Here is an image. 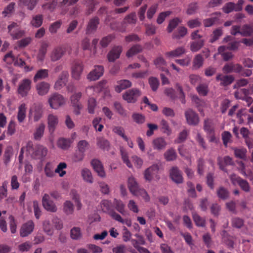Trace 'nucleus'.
<instances>
[{
	"instance_id": "obj_60",
	"label": "nucleus",
	"mask_w": 253,
	"mask_h": 253,
	"mask_svg": "<svg viewBox=\"0 0 253 253\" xmlns=\"http://www.w3.org/2000/svg\"><path fill=\"white\" fill-rule=\"evenodd\" d=\"M217 195L219 198L225 200L229 197V192L225 188L220 187L217 191Z\"/></svg>"
},
{
	"instance_id": "obj_8",
	"label": "nucleus",
	"mask_w": 253,
	"mask_h": 253,
	"mask_svg": "<svg viewBox=\"0 0 253 253\" xmlns=\"http://www.w3.org/2000/svg\"><path fill=\"white\" fill-rule=\"evenodd\" d=\"M35 227V224L32 220H29L23 224L20 229V235L21 237H25L31 234Z\"/></svg>"
},
{
	"instance_id": "obj_19",
	"label": "nucleus",
	"mask_w": 253,
	"mask_h": 253,
	"mask_svg": "<svg viewBox=\"0 0 253 253\" xmlns=\"http://www.w3.org/2000/svg\"><path fill=\"white\" fill-rule=\"evenodd\" d=\"M99 23V18L95 16L89 20L86 28V34H93L97 30L98 25Z\"/></svg>"
},
{
	"instance_id": "obj_57",
	"label": "nucleus",
	"mask_w": 253,
	"mask_h": 253,
	"mask_svg": "<svg viewBox=\"0 0 253 253\" xmlns=\"http://www.w3.org/2000/svg\"><path fill=\"white\" fill-rule=\"evenodd\" d=\"M231 224L233 227L240 229L243 226L244 221L241 218L235 217L232 219Z\"/></svg>"
},
{
	"instance_id": "obj_32",
	"label": "nucleus",
	"mask_w": 253,
	"mask_h": 253,
	"mask_svg": "<svg viewBox=\"0 0 253 253\" xmlns=\"http://www.w3.org/2000/svg\"><path fill=\"white\" fill-rule=\"evenodd\" d=\"M142 50L143 47L141 45L139 44H134L126 52V56L127 57H132L136 54L141 52Z\"/></svg>"
},
{
	"instance_id": "obj_39",
	"label": "nucleus",
	"mask_w": 253,
	"mask_h": 253,
	"mask_svg": "<svg viewBox=\"0 0 253 253\" xmlns=\"http://www.w3.org/2000/svg\"><path fill=\"white\" fill-rule=\"evenodd\" d=\"M71 196L75 203L77 210H80L82 209V204L81 202L79 194L77 193L76 190H74L71 192Z\"/></svg>"
},
{
	"instance_id": "obj_10",
	"label": "nucleus",
	"mask_w": 253,
	"mask_h": 253,
	"mask_svg": "<svg viewBox=\"0 0 253 253\" xmlns=\"http://www.w3.org/2000/svg\"><path fill=\"white\" fill-rule=\"evenodd\" d=\"M42 204L43 208L47 211L54 212L57 211V208L54 202L50 200V196L45 194L42 199Z\"/></svg>"
},
{
	"instance_id": "obj_4",
	"label": "nucleus",
	"mask_w": 253,
	"mask_h": 253,
	"mask_svg": "<svg viewBox=\"0 0 253 253\" xmlns=\"http://www.w3.org/2000/svg\"><path fill=\"white\" fill-rule=\"evenodd\" d=\"M230 178L233 184L236 185L238 184L243 191L246 192L250 191V185L247 180L243 179L235 174H231Z\"/></svg>"
},
{
	"instance_id": "obj_61",
	"label": "nucleus",
	"mask_w": 253,
	"mask_h": 253,
	"mask_svg": "<svg viewBox=\"0 0 253 253\" xmlns=\"http://www.w3.org/2000/svg\"><path fill=\"white\" fill-rule=\"evenodd\" d=\"M43 229L49 236H51L53 233L52 225L49 220H45L43 222Z\"/></svg>"
},
{
	"instance_id": "obj_25",
	"label": "nucleus",
	"mask_w": 253,
	"mask_h": 253,
	"mask_svg": "<svg viewBox=\"0 0 253 253\" xmlns=\"http://www.w3.org/2000/svg\"><path fill=\"white\" fill-rule=\"evenodd\" d=\"M39 0H19L18 4L20 6L26 7L28 10H33Z\"/></svg>"
},
{
	"instance_id": "obj_13",
	"label": "nucleus",
	"mask_w": 253,
	"mask_h": 253,
	"mask_svg": "<svg viewBox=\"0 0 253 253\" xmlns=\"http://www.w3.org/2000/svg\"><path fill=\"white\" fill-rule=\"evenodd\" d=\"M169 176L172 180L177 184L183 182L182 172L176 167H173L170 169Z\"/></svg>"
},
{
	"instance_id": "obj_40",
	"label": "nucleus",
	"mask_w": 253,
	"mask_h": 253,
	"mask_svg": "<svg viewBox=\"0 0 253 253\" xmlns=\"http://www.w3.org/2000/svg\"><path fill=\"white\" fill-rule=\"evenodd\" d=\"M177 156L175 150L170 148L164 153V157L167 161H172L176 159Z\"/></svg>"
},
{
	"instance_id": "obj_36",
	"label": "nucleus",
	"mask_w": 253,
	"mask_h": 253,
	"mask_svg": "<svg viewBox=\"0 0 253 253\" xmlns=\"http://www.w3.org/2000/svg\"><path fill=\"white\" fill-rule=\"evenodd\" d=\"M205 41L200 40L190 42V50L192 52H197L204 45Z\"/></svg>"
},
{
	"instance_id": "obj_64",
	"label": "nucleus",
	"mask_w": 253,
	"mask_h": 253,
	"mask_svg": "<svg viewBox=\"0 0 253 253\" xmlns=\"http://www.w3.org/2000/svg\"><path fill=\"white\" fill-rule=\"evenodd\" d=\"M248 90L245 88L238 89L234 93L235 97L237 99L244 100L247 94Z\"/></svg>"
},
{
	"instance_id": "obj_11",
	"label": "nucleus",
	"mask_w": 253,
	"mask_h": 253,
	"mask_svg": "<svg viewBox=\"0 0 253 253\" xmlns=\"http://www.w3.org/2000/svg\"><path fill=\"white\" fill-rule=\"evenodd\" d=\"M159 170V167L157 165H153L147 169L144 172V178L148 181H150L155 176L157 178H159L158 177L157 174Z\"/></svg>"
},
{
	"instance_id": "obj_16",
	"label": "nucleus",
	"mask_w": 253,
	"mask_h": 253,
	"mask_svg": "<svg viewBox=\"0 0 253 253\" xmlns=\"http://www.w3.org/2000/svg\"><path fill=\"white\" fill-rule=\"evenodd\" d=\"M122 47L120 45L114 46L109 52L107 58L109 62H114L118 59L122 52Z\"/></svg>"
},
{
	"instance_id": "obj_23",
	"label": "nucleus",
	"mask_w": 253,
	"mask_h": 253,
	"mask_svg": "<svg viewBox=\"0 0 253 253\" xmlns=\"http://www.w3.org/2000/svg\"><path fill=\"white\" fill-rule=\"evenodd\" d=\"M49 88L50 84L45 82H42L36 85V89L40 95H44L47 94Z\"/></svg>"
},
{
	"instance_id": "obj_54",
	"label": "nucleus",
	"mask_w": 253,
	"mask_h": 253,
	"mask_svg": "<svg viewBox=\"0 0 253 253\" xmlns=\"http://www.w3.org/2000/svg\"><path fill=\"white\" fill-rule=\"evenodd\" d=\"M132 118L134 122L139 125L143 124L145 121V117L138 113H133L132 115Z\"/></svg>"
},
{
	"instance_id": "obj_3",
	"label": "nucleus",
	"mask_w": 253,
	"mask_h": 253,
	"mask_svg": "<svg viewBox=\"0 0 253 253\" xmlns=\"http://www.w3.org/2000/svg\"><path fill=\"white\" fill-rule=\"evenodd\" d=\"M66 100L61 94L55 93L52 94L48 99V102L51 108L58 109L60 106L65 103Z\"/></svg>"
},
{
	"instance_id": "obj_33",
	"label": "nucleus",
	"mask_w": 253,
	"mask_h": 253,
	"mask_svg": "<svg viewBox=\"0 0 253 253\" xmlns=\"http://www.w3.org/2000/svg\"><path fill=\"white\" fill-rule=\"evenodd\" d=\"M45 129V125L43 124H40L38 127H36L35 131L34 133V139L36 140H39L43 136Z\"/></svg>"
},
{
	"instance_id": "obj_37",
	"label": "nucleus",
	"mask_w": 253,
	"mask_h": 253,
	"mask_svg": "<svg viewBox=\"0 0 253 253\" xmlns=\"http://www.w3.org/2000/svg\"><path fill=\"white\" fill-rule=\"evenodd\" d=\"M113 204L116 210L121 213L122 214L124 215L126 213L125 210V205L121 200L115 199L113 202Z\"/></svg>"
},
{
	"instance_id": "obj_34",
	"label": "nucleus",
	"mask_w": 253,
	"mask_h": 253,
	"mask_svg": "<svg viewBox=\"0 0 253 253\" xmlns=\"http://www.w3.org/2000/svg\"><path fill=\"white\" fill-rule=\"evenodd\" d=\"M187 33V29L183 26L179 27L177 32L172 34V39L179 40L184 37Z\"/></svg>"
},
{
	"instance_id": "obj_14",
	"label": "nucleus",
	"mask_w": 253,
	"mask_h": 253,
	"mask_svg": "<svg viewBox=\"0 0 253 253\" xmlns=\"http://www.w3.org/2000/svg\"><path fill=\"white\" fill-rule=\"evenodd\" d=\"M31 81L29 79L22 80L18 88V93L22 97L27 96L31 89Z\"/></svg>"
},
{
	"instance_id": "obj_35",
	"label": "nucleus",
	"mask_w": 253,
	"mask_h": 253,
	"mask_svg": "<svg viewBox=\"0 0 253 253\" xmlns=\"http://www.w3.org/2000/svg\"><path fill=\"white\" fill-rule=\"evenodd\" d=\"M26 112V105L24 103L21 104L18 107L17 119L19 123H22L25 119Z\"/></svg>"
},
{
	"instance_id": "obj_42",
	"label": "nucleus",
	"mask_w": 253,
	"mask_h": 253,
	"mask_svg": "<svg viewBox=\"0 0 253 253\" xmlns=\"http://www.w3.org/2000/svg\"><path fill=\"white\" fill-rule=\"evenodd\" d=\"M32 113H33L34 121H38L42 117V106L40 105L35 106L33 108Z\"/></svg>"
},
{
	"instance_id": "obj_55",
	"label": "nucleus",
	"mask_w": 253,
	"mask_h": 253,
	"mask_svg": "<svg viewBox=\"0 0 253 253\" xmlns=\"http://www.w3.org/2000/svg\"><path fill=\"white\" fill-rule=\"evenodd\" d=\"M112 131L121 136L123 139H127V136L125 133V129L123 127L121 126H114L113 127Z\"/></svg>"
},
{
	"instance_id": "obj_27",
	"label": "nucleus",
	"mask_w": 253,
	"mask_h": 253,
	"mask_svg": "<svg viewBox=\"0 0 253 253\" xmlns=\"http://www.w3.org/2000/svg\"><path fill=\"white\" fill-rule=\"evenodd\" d=\"M132 84L130 81L127 80H122L117 82V85L115 86L116 92L120 93L123 90L130 87Z\"/></svg>"
},
{
	"instance_id": "obj_9",
	"label": "nucleus",
	"mask_w": 253,
	"mask_h": 253,
	"mask_svg": "<svg viewBox=\"0 0 253 253\" xmlns=\"http://www.w3.org/2000/svg\"><path fill=\"white\" fill-rule=\"evenodd\" d=\"M84 69L82 62L75 61L72 67V77L76 80H79Z\"/></svg>"
},
{
	"instance_id": "obj_38",
	"label": "nucleus",
	"mask_w": 253,
	"mask_h": 253,
	"mask_svg": "<svg viewBox=\"0 0 253 253\" xmlns=\"http://www.w3.org/2000/svg\"><path fill=\"white\" fill-rule=\"evenodd\" d=\"M181 22V20L178 17H175L169 22V25L167 27V31L168 33H170L172 31L178 26V25Z\"/></svg>"
},
{
	"instance_id": "obj_45",
	"label": "nucleus",
	"mask_w": 253,
	"mask_h": 253,
	"mask_svg": "<svg viewBox=\"0 0 253 253\" xmlns=\"http://www.w3.org/2000/svg\"><path fill=\"white\" fill-rule=\"evenodd\" d=\"M62 24V22L61 20H57L51 23L48 28L49 32L51 34H55L57 32L58 30L60 28Z\"/></svg>"
},
{
	"instance_id": "obj_63",
	"label": "nucleus",
	"mask_w": 253,
	"mask_h": 253,
	"mask_svg": "<svg viewBox=\"0 0 253 253\" xmlns=\"http://www.w3.org/2000/svg\"><path fill=\"white\" fill-rule=\"evenodd\" d=\"M58 147L62 149H67L70 146V142L69 140L65 138H60L57 142Z\"/></svg>"
},
{
	"instance_id": "obj_43",
	"label": "nucleus",
	"mask_w": 253,
	"mask_h": 253,
	"mask_svg": "<svg viewBox=\"0 0 253 253\" xmlns=\"http://www.w3.org/2000/svg\"><path fill=\"white\" fill-rule=\"evenodd\" d=\"M204 63V59L202 56L198 54L195 56L193 61V67L195 69H198L201 68Z\"/></svg>"
},
{
	"instance_id": "obj_50",
	"label": "nucleus",
	"mask_w": 253,
	"mask_h": 253,
	"mask_svg": "<svg viewBox=\"0 0 253 253\" xmlns=\"http://www.w3.org/2000/svg\"><path fill=\"white\" fill-rule=\"evenodd\" d=\"M238 164L239 165L238 170L243 175L246 177H248L252 174V172L251 170L246 171L245 165L242 161L238 162Z\"/></svg>"
},
{
	"instance_id": "obj_48",
	"label": "nucleus",
	"mask_w": 253,
	"mask_h": 253,
	"mask_svg": "<svg viewBox=\"0 0 253 253\" xmlns=\"http://www.w3.org/2000/svg\"><path fill=\"white\" fill-rule=\"evenodd\" d=\"M70 236L73 240H79L81 238L82 234L81 229L78 227H74L70 231Z\"/></svg>"
},
{
	"instance_id": "obj_51",
	"label": "nucleus",
	"mask_w": 253,
	"mask_h": 253,
	"mask_svg": "<svg viewBox=\"0 0 253 253\" xmlns=\"http://www.w3.org/2000/svg\"><path fill=\"white\" fill-rule=\"evenodd\" d=\"M223 31L220 28H217L215 30L212 32V34L211 36V39L210 40V42L211 43H213L217 40L219 39V38L222 35Z\"/></svg>"
},
{
	"instance_id": "obj_6",
	"label": "nucleus",
	"mask_w": 253,
	"mask_h": 253,
	"mask_svg": "<svg viewBox=\"0 0 253 253\" xmlns=\"http://www.w3.org/2000/svg\"><path fill=\"white\" fill-rule=\"evenodd\" d=\"M139 90L132 88L127 90L123 95V99L128 103H134L140 95Z\"/></svg>"
},
{
	"instance_id": "obj_47",
	"label": "nucleus",
	"mask_w": 253,
	"mask_h": 253,
	"mask_svg": "<svg viewBox=\"0 0 253 253\" xmlns=\"http://www.w3.org/2000/svg\"><path fill=\"white\" fill-rule=\"evenodd\" d=\"M63 211L67 215L73 214L74 212V205L70 201H66L63 205Z\"/></svg>"
},
{
	"instance_id": "obj_30",
	"label": "nucleus",
	"mask_w": 253,
	"mask_h": 253,
	"mask_svg": "<svg viewBox=\"0 0 253 253\" xmlns=\"http://www.w3.org/2000/svg\"><path fill=\"white\" fill-rule=\"evenodd\" d=\"M241 35L243 37H250L253 34V23L244 24L241 29Z\"/></svg>"
},
{
	"instance_id": "obj_12",
	"label": "nucleus",
	"mask_w": 253,
	"mask_h": 253,
	"mask_svg": "<svg viewBox=\"0 0 253 253\" xmlns=\"http://www.w3.org/2000/svg\"><path fill=\"white\" fill-rule=\"evenodd\" d=\"M103 73L104 67L102 66H95L94 69L88 74L87 78L90 81H96L103 75Z\"/></svg>"
},
{
	"instance_id": "obj_44",
	"label": "nucleus",
	"mask_w": 253,
	"mask_h": 253,
	"mask_svg": "<svg viewBox=\"0 0 253 253\" xmlns=\"http://www.w3.org/2000/svg\"><path fill=\"white\" fill-rule=\"evenodd\" d=\"M43 16L42 14H38L33 17L31 24L35 27L39 28L42 24Z\"/></svg>"
},
{
	"instance_id": "obj_31",
	"label": "nucleus",
	"mask_w": 253,
	"mask_h": 253,
	"mask_svg": "<svg viewBox=\"0 0 253 253\" xmlns=\"http://www.w3.org/2000/svg\"><path fill=\"white\" fill-rule=\"evenodd\" d=\"M49 71L47 69H41L39 70L34 77L33 81L35 83L38 80L45 79L48 76Z\"/></svg>"
},
{
	"instance_id": "obj_5",
	"label": "nucleus",
	"mask_w": 253,
	"mask_h": 253,
	"mask_svg": "<svg viewBox=\"0 0 253 253\" xmlns=\"http://www.w3.org/2000/svg\"><path fill=\"white\" fill-rule=\"evenodd\" d=\"M244 3V0H239L236 4L232 2H227L223 6V11L225 13H229L233 11H240L243 9Z\"/></svg>"
},
{
	"instance_id": "obj_28",
	"label": "nucleus",
	"mask_w": 253,
	"mask_h": 253,
	"mask_svg": "<svg viewBox=\"0 0 253 253\" xmlns=\"http://www.w3.org/2000/svg\"><path fill=\"white\" fill-rule=\"evenodd\" d=\"M48 46V43L46 42L42 43L37 55V59L38 61L42 62L44 60Z\"/></svg>"
},
{
	"instance_id": "obj_24",
	"label": "nucleus",
	"mask_w": 253,
	"mask_h": 253,
	"mask_svg": "<svg viewBox=\"0 0 253 253\" xmlns=\"http://www.w3.org/2000/svg\"><path fill=\"white\" fill-rule=\"evenodd\" d=\"M152 143L154 149L157 150L164 149L167 145V143L165 138L162 137L154 139Z\"/></svg>"
},
{
	"instance_id": "obj_52",
	"label": "nucleus",
	"mask_w": 253,
	"mask_h": 253,
	"mask_svg": "<svg viewBox=\"0 0 253 253\" xmlns=\"http://www.w3.org/2000/svg\"><path fill=\"white\" fill-rule=\"evenodd\" d=\"M247 150L246 148H234V155L236 158L245 160L246 159Z\"/></svg>"
},
{
	"instance_id": "obj_29",
	"label": "nucleus",
	"mask_w": 253,
	"mask_h": 253,
	"mask_svg": "<svg viewBox=\"0 0 253 253\" xmlns=\"http://www.w3.org/2000/svg\"><path fill=\"white\" fill-rule=\"evenodd\" d=\"M128 187L130 192L134 195L136 194L137 191L140 188L137 182L133 177L128 178Z\"/></svg>"
},
{
	"instance_id": "obj_22",
	"label": "nucleus",
	"mask_w": 253,
	"mask_h": 253,
	"mask_svg": "<svg viewBox=\"0 0 253 253\" xmlns=\"http://www.w3.org/2000/svg\"><path fill=\"white\" fill-rule=\"evenodd\" d=\"M217 81H220V84L223 86H226L231 84L234 80V78L231 75H223L218 74L216 77Z\"/></svg>"
},
{
	"instance_id": "obj_62",
	"label": "nucleus",
	"mask_w": 253,
	"mask_h": 253,
	"mask_svg": "<svg viewBox=\"0 0 253 253\" xmlns=\"http://www.w3.org/2000/svg\"><path fill=\"white\" fill-rule=\"evenodd\" d=\"M136 14L135 12L131 13L130 14L127 15L124 19L123 23H128L131 24H133L136 23Z\"/></svg>"
},
{
	"instance_id": "obj_7",
	"label": "nucleus",
	"mask_w": 253,
	"mask_h": 253,
	"mask_svg": "<svg viewBox=\"0 0 253 253\" xmlns=\"http://www.w3.org/2000/svg\"><path fill=\"white\" fill-rule=\"evenodd\" d=\"M185 116L187 123L191 126H196L199 123L198 115L193 110L189 109L185 111Z\"/></svg>"
},
{
	"instance_id": "obj_41",
	"label": "nucleus",
	"mask_w": 253,
	"mask_h": 253,
	"mask_svg": "<svg viewBox=\"0 0 253 253\" xmlns=\"http://www.w3.org/2000/svg\"><path fill=\"white\" fill-rule=\"evenodd\" d=\"M114 107L116 112L123 117H127V112L122 106L121 104L118 102H115L114 103Z\"/></svg>"
},
{
	"instance_id": "obj_17",
	"label": "nucleus",
	"mask_w": 253,
	"mask_h": 253,
	"mask_svg": "<svg viewBox=\"0 0 253 253\" xmlns=\"http://www.w3.org/2000/svg\"><path fill=\"white\" fill-rule=\"evenodd\" d=\"M217 164L219 167V169L225 172H227V169L225 167L226 166L234 165V162L232 159L229 156H225L222 159L218 157L217 159Z\"/></svg>"
},
{
	"instance_id": "obj_49",
	"label": "nucleus",
	"mask_w": 253,
	"mask_h": 253,
	"mask_svg": "<svg viewBox=\"0 0 253 253\" xmlns=\"http://www.w3.org/2000/svg\"><path fill=\"white\" fill-rule=\"evenodd\" d=\"M82 175L84 181L89 183L93 182V178L90 171L87 169H84L82 170Z\"/></svg>"
},
{
	"instance_id": "obj_20",
	"label": "nucleus",
	"mask_w": 253,
	"mask_h": 253,
	"mask_svg": "<svg viewBox=\"0 0 253 253\" xmlns=\"http://www.w3.org/2000/svg\"><path fill=\"white\" fill-rule=\"evenodd\" d=\"M58 123V119L57 116L53 114H49L47 117V124L49 132L52 134Z\"/></svg>"
},
{
	"instance_id": "obj_21",
	"label": "nucleus",
	"mask_w": 253,
	"mask_h": 253,
	"mask_svg": "<svg viewBox=\"0 0 253 253\" xmlns=\"http://www.w3.org/2000/svg\"><path fill=\"white\" fill-rule=\"evenodd\" d=\"M91 164L94 170L99 176L102 177L105 176V172L103 167L100 161L97 159L92 160Z\"/></svg>"
},
{
	"instance_id": "obj_26",
	"label": "nucleus",
	"mask_w": 253,
	"mask_h": 253,
	"mask_svg": "<svg viewBox=\"0 0 253 253\" xmlns=\"http://www.w3.org/2000/svg\"><path fill=\"white\" fill-rule=\"evenodd\" d=\"M185 53V48L183 46H180L172 51L167 52L165 53V55L168 58H173L179 57Z\"/></svg>"
},
{
	"instance_id": "obj_58",
	"label": "nucleus",
	"mask_w": 253,
	"mask_h": 253,
	"mask_svg": "<svg viewBox=\"0 0 253 253\" xmlns=\"http://www.w3.org/2000/svg\"><path fill=\"white\" fill-rule=\"evenodd\" d=\"M198 3L196 2H193L189 4L186 10V13L188 15H193L196 13L198 9Z\"/></svg>"
},
{
	"instance_id": "obj_18",
	"label": "nucleus",
	"mask_w": 253,
	"mask_h": 253,
	"mask_svg": "<svg viewBox=\"0 0 253 253\" xmlns=\"http://www.w3.org/2000/svg\"><path fill=\"white\" fill-rule=\"evenodd\" d=\"M65 52V49L61 46L55 47L50 54V59L52 62H55L60 59Z\"/></svg>"
},
{
	"instance_id": "obj_59",
	"label": "nucleus",
	"mask_w": 253,
	"mask_h": 253,
	"mask_svg": "<svg viewBox=\"0 0 253 253\" xmlns=\"http://www.w3.org/2000/svg\"><path fill=\"white\" fill-rule=\"evenodd\" d=\"M67 167V164L65 163H60L55 169V172L59 173L60 177H63L66 173V171L64 170V169H65Z\"/></svg>"
},
{
	"instance_id": "obj_56",
	"label": "nucleus",
	"mask_w": 253,
	"mask_h": 253,
	"mask_svg": "<svg viewBox=\"0 0 253 253\" xmlns=\"http://www.w3.org/2000/svg\"><path fill=\"white\" fill-rule=\"evenodd\" d=\"M96 106V100L93 98H89L87 102V110L89 114H94V110Z\"/></svg>"
},
{
	"instance_id": "obj_46",
	"label": "nucleus",
	"mask_w": 253,
	"mask_h": 253,
	"mask_svg": "<svg viewBox=\"0 0 253 253\" xmlns=\"http://www.w3.org/2000/svg\"><path fill=\"white\" fill-rule=\"evenodd\" d=\"M204 129L205 131L211 133L213 132V121L210 119H207L204 121Z\"/></svg>"
},
{
	"instance_id": "obj_15",
	"label": "nucleus",
	"mask_w": 253,
	"mask_h": 253,
	"mask_svg": "<svg viewBox=\"0 0 253 253\" xmlns=\"http://www.w3.org/2000/svg\"><path fill=\"white\" fill-rule=\"evenodd\" d=\"M69 77L68 72L66 71H63L61 72L58 77V80L54 84V87L56 90L60 89L64 86L68 81Z\"/></svg>"
},
{
	"instance_id": "obj_2",
	"label": "nucleus",
	"mask_w": 253,
	"mask_h": 253,
	"mask_svg": "<svg viewBox=\"0 0 253 253\" xmlns=\"http://www.w3.org/2000/svg\"><path fill=\"white\" fill-rule=\"evenodd\" d=\"M100 207L102 211L104 212L108 213L113 219L121 223L124 222L121 216L115 211L111 201L102 200L100 202Z\"/></svg>"
},
{
	"instance_id": "obj_53",
	"label": "nucleus",
	"mask_w": 253,
	"mask_h": 253,
	"mask_svg": "<svg viewBox=\"0 0 253 253\" xmlns=\"http://www.w3.org/2000/svg\"><path fill=\"white\" fill-rule=\"evenodd\" d=\"M15 3L13 2H10L2 11V14L4 17L10 16L14 11V7Z\"/></svg>"
},
{
	"instance_id": "obj_1",
	"label": "nucleus",
	"mask_w": 253,
	"mask_h": 253,
	"mask_svg": "<svg viewBox=\"0 0 253 253\" xmlns=\"http://www.w3.org/2000/svg\"><path fill=\"white\" fill-rule=\"evenodd\" d=\"M27 151L35 159H42L47 153V149L41 145H34L32 142H28L26 146Z\"/></svg>"
}]
</instances>
